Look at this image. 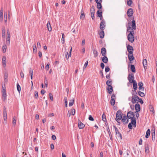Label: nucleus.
<instances>
[{
    "mask_svg": "<svg viewBox=\"0 0 157 157\" xmlns=\"http://www.w3.org/2000/svg\"><path fill=\"white\" fill-rule=\"evenodd\" d=\"M135 116L134 114L132 111H130L128 112V118L131 120V123L135 127L136 126V122L135 117H134Z\"/></svg>",
    "mask_w": 157,
    "mask_h": 157,
    "instance_id": "1",
    "label": "nucleus"
},
{
    "mask_svg": "<svg viewBox=\"0 0 157 157\" xmlns=\"http://www.w3.org/2000/svg\"><path fill=\"white\" fill-rule=\"evenodd\" d=\"M131 26L132 27H131V29H129V31L127 32H129V33H131L132 34H134L135 33L134 30H136V21L135 20H133L132 21Z\"/></svg>",
    "mask_w": 157,
    "mask_h": 157,
    "instance_id": "2",
    "label": "nucleus"
},
{
    "mask_svg": "<svg viewBox=\"0 0 157 157\" xmlns=\"http://www.w3.org/2000/svg\"><path fill=\"white\" fill-rule=\"evenodd\" d=\"M123 113L121 110L117 111L116 113V118L115 120L117 121H120L122 117Z\"/></svg>",
    "mask_w": 157,
    "mask_h": 157,
    "instance_id": "3",
    "label": "nucleus"
},
{
    "mask_svg": "<svg viewBox=\"0 0 157 157\" xmlns=\"http://www.w3.org/2000/svg\"><path fill=\"white\" fill-rule=\"evenodd\" d=\"M134 34H132V33H129L128 35V41L131 43L133 42L134 40Z\"/></svg>",
    "mask_w": 157,
    "mask_h": 157,
    "instance_id": "4",
    "label": "nucleus"
},
{
    "mask_svg": "<svg viewBox=\"0 0 157 157\" xmlns=\"http://www.w3.org/2000/svg\"><path fill=\"white\" fill-rule=\"evenodd\" d=\"M128 80H129V82L131 83H132V82L133 81H135L136 80H134V75L133 73H131V74H129L128 76Z\"/></svg>",
    "mask_w": 157,
    "mask_h": 157,
    "instance_id": "5",
    "label": "nucleus"
},
{
    "mask_svg": "<svg viewBox=\"0 0 157 157\" xmlns=\"http://www.w3.org/2000/svg\"><path fill=\"white\" fill-rule=\"evenodd\" d=\"M113 127L115 129L116 133L117 135L118 138H120V140H121L122 139V136L121 134L119 132L117 128L115 126L113 125Z\"/></svg>",
    "mask_w": 157,
    "mask_h": 157,
    "instance_id": "6",
    "label": "nucleus"
},
{
    "mask_svg": "<svg viewBox=\"0 0 157 157\" xmlns=\"http://www.w3.org/2000/svg\"><path fill=\"white\" fill-rule=\"evenodd\" d=\"M127 50L129 53L128 54H133L134 49L132 46L128 44L127 46Z\"/></svg>",
    "mask_w": 157,
    "mask_h": 157,
    "instance_id": "7",
    "label": "nucleus"
},
{
    "mask_svg": "<svg viewBox=\"0 0 157 157\" xmlns=\"http://www.w3.org/2000/svg\"><path fill=\"white\" fill-rule=\"evenodd\" d=\"M116 96L114 94H113L111 97L110 103L112 105H114L115 103Z\"/></svg>",
    "mask_w": 157,
    "mask_h": 157,
    "instance_id": "8",
    "label": "nucleus"
},
{
    "mask_svg": "<svg viewBox=\"0 0 157 157\" xmlns=\"http://www.w3.org/2000/svg\"><path fill=\"white\" fill-rule=\"evenodd\" d=\"M106 26L105 22V20H102L100 24V29H104Z\"/></svg>",
    "mask_w": 157,
    "mask_h": 157,
    "instance_id": "9",
    "label": "nucleus"
},
{
    "mask_svg": "<svg viewBox=\"0 0 157 157\" xmlns=\"http://www.w3.org/2000/svg\"><path fill=\"white\" fill-rule=\"evenodd\" d=\"M139 97L137 95H135L132 96L131 102L132 104H134L136 103L138 101Z\"/></svg>",
    "mask_w": 157,
    "mask_h": 157,
    "instance_id": "10",
    "label": "nucleus"
},
{
    "mask_svg": "<svg viewBox=\"0 0 157 157\" xmlns=\"http://www.w3.org/2000/svg\"><path fill=\"white\" fill-rule=\"evenodd\" d=\"M133 14V10L132 8L129 9L127 11V14L128 17L132 16Z\"/></svg>",
    "mask_w": 157,
    "mask_h": 157,
    "instance_id": "11",
    "label": "nucleus"
},
{
    "mask_svg": "<svg viewBox=\"0 0 157 157\" xmlns=\"http://www.w3.org/2000/svg\"><path fill=\"white\" fill-rule=\"evenodd\" d=\"M135 108L136 111L135 112V113H138L140 110V105L139 103H136L135 106Z\"/></svg>",
    "mask_w": 157,
    "mask_h": 157,
    "instance_id": "12",
    "label": "nucleus"
},
{
    "mask_svg": "<svg viewBox=\"0 0 157 157\" xmlns=\"http://www.w3.org/2000/svg\"><path fill=\"white\" fill-rule=\"evenodd\" d=\"M128 57L130 61L129 64L132 63V61L135 59V58L133 55V54H128Z\"/></svg>",
    "mask_w": 157,
    "mask_h": 157,
    "instance_id": "13",
    "label": "nucleus"
},
{
    "mask_svg": "<svg viewBox=\"0 0 157 157\" xmlns=\"http://www.w3.org/2000/svg\"><path fill=\"white\" fill-rule=\"evenodd\" d=\"M78 127L79 129H83L85 127V125L79 120L78 122Z\"/></svg>",
    "mask_w": 157,
    "mask_h": 157,
    "instance_id": "14",
    "label": "nucleus"
},
{
    "mask_svg": "<svg viewBox=\"0 0 157 157\" xmlns=\"http://www.w3.org/2000/svg\"><path fill=\"white\" fill-rule=\"evenodd\" d=\"M143 84L142 82H140L138 83L139 89V90H141L143 91L144 90V88L143 87Z\"/></svg>",
    "mask_w": 157,
    "mask_h": 157,
    "instance_id": "15",
    "label": "nucleus"
},
{
    "mask_svg": "<svg viewBox=\"0 0 157 157\" xmlns=\"http://www.w3.org/2000/svg\"><path fill=\"white\" fill-rule=\"evenodd\" d=\"M151 135L152 136V140L154 141L155 140V128H153L151 130Z\"/></svg>",
    "mask_w": 157,
    "mask_h": 157,
    "instance_id": "16",
    "label": "nucleus"
},
{
    "mask_svg": "<svg viewBox=\"0 0 157 157\" xmlns=\"http://www.w3.org/2000/svg\"><path fill=\"white\" fill-rule=\"evenodd\" d=\"M101 52L103 56H106V50L105 48L103 47L101 48Z\"/></svg>",
    "mask_w": 157,
    "mask_h": 157,
    "instance_id": "17",
    "label": "nucleus"
},
{
    "mask_svg": "<svg viewBox=\"0 0 157 157\" xmlns=\"http://www.w3.org/2000/svg\"><path fill=\"white\" fill-rule=\"evenodd\" d=\"M72 49V48H71V49L70 51L69 52V55L68 52H66L65 58L67 60L69 59V57H70L71 56Z\"/></svg>",
    "mask_w": 157,
    "mask_h": 157,
    "instance_id": "18",
    "label": "nucleus"
},
{
    "mask_svg": "<svg viewBox=\"0 0 157 157\" xmlns=\"http://www.w3.org/2000/svg\"><path fill=\"white\" fill-rule=\"evenodd\" d=\"M107 90H108V93L110 94L113 91V89L112 86L109 85V86H108L107 88Z\"/></svg>",
    "mask_w": 157,
    "mask_h": 157,
    "instance_id": "19",
    "label": "nucleus"
},
{
    "mask_svg": "<svg viewBox=\"0 0 157 157\" xmlns=\"http://www.w3.org/2000/svg\"><path fill=\"white\" fill-rule=\"evenodd\" d=\"M104 29H101L99 33V35L100 36V37L101 38H103L104 37L105 33L103 31Z\"/></svg>",
    "mask_w": 157,
    "mask_h": 157,
    "instance_id": "20",
    "label": "nucleus"
},
{
    "mask_svg": "<svg viewBox=\"0 0 157 157\" xmlns=\"http://www.w3.org/2000/svg\"><path fill=\"white\" fill-rule=\"evenodd\" d=\"M143 64L145 70L147 69V62L146 59H145L143 60Z\"/></svg>",
    "mask_w": 157,
    "mask_h": 157,
    "instance_id": "21",
    "label": "nucleus"
},
{
    "mask_svg": "<svg viewBox=\"0 0 157 157\" xmlns=\"http://www.w3.org/2000/svg\"><path fill=\"white\" fill-rule=\"evenodd\" d=\"M85 17V14L84 11L82 9L81 11V15L80 16V18L81 19H84Z\"/></svg>",
    "mask_w": 157,
    "mask_h": 157,
    "instance_id": "22",
    "label": "nucleus"
},
{
    "mask_svg": "<svg viewBox=\"0 0 157 157\" xmlns=\"http://www.w3.org/2000/svg\"><path fill=\"white\" fill-rule=\"evenodd\" d=\"M102 61L104 63H106L108 61V59L106 56H104L102 57Z\"/></svg>",
    "mask_w": 157,
    "mask_h": 157,
    "instance_id": "23",
    "label": "nucleus"
},
{
    "mask_svg": "<svg viewBox=\"0 0 157 157\" xmlns=\"http://www.w3.org/2000/svg\"><path fill=\"white\" fill-rule=\"evenodd\" d=\"M132 82V83H133V89L135 90H136L138 87L136 82V81H133V82Z\"/></svg>",
    "mask_w": 157,
    "mask_h": 157,
    "instance_id": "24",
    "label": "nucleus"
},
{
    "mask_svg": "<svg viewBox=\"0 0 157 157\" xmlns=\"http://www.w3.org/2000/svg\"><path fill=\"white\" fill-rule=\"evenodd\" d=\"M47 28L49 31L50 32L52 31V28L49 21H48L47 24Z\"/></svg>",
    "mask_w": 157,
    "mask_h": 157,
    "instance_id": "25",
    "label": "nucleus"
},
{
    "mask_svg": "<svg viewBox=\"0 0 157 157\" xmlns=\"http://www.w3.org/2000/svg\"><path fill=\"white\" fill-rule=\"evenodd\" d=\"M2 99L3 101H5L6 99V92H2Z\"/></svg>",
    "mask_w": 157,
    "mask_h": 157,
    "instance_id": "26",
    "label": "nucleus"
},
{
    "mask_svg": "<svg viewBox=\"0 0 157 157\" xmlns=\"http://www.w3.org/2000/svg\"><path fill=\"white\" fill-rule=\"evenodd\" d=\"M2 36L3 38H5L6 30L5 27L3 28L2 30Z\"/></svg>",
    "mask_w": 157,
    "mask_h": 157,
    "instance_id": "27",
    "label": "nucleus"
},
{
    "mask_svg": "<svg viewBox=\"0 0 157 157\" xmlns=\"http://www.w3.org/2000/svg\"><path fill=\"white\" fill-rule=\"evenodd\" d=\"M102 12L101 10H99L97 11V17H99L102 15Z\"/></svg>",
    "mask_w": 157,
    "mask_h": 157,
    "instance_id": "28",
    "label": "nucleus"
},
{
    "mask_svg": "<svg viewBox=\"0 0 157 157\" xmlns=\"http://www.w3.org/2000/svg\"><path fill=\"white\" fill-rule=\"evenodd\" d=\"M151 133V131L150 129H148L147 130L146 132V134L145 135V138H147L149 136Z\"/></svg>",
    "mask_w": 157,
    "mask_h": 157,
    "instance_id": "29",
    "label": "nucleus"
},
{
    "mask_svg": "<svg viewBox=\"0 0 157 157\" xmlns=\"http://www.w3.org/2000/svg\"><path fill=\"white\" fill-rule=\"evenodd\" d=\"M130 69L132 72L135 73L136 72V69L134 65H131Z\"/></svg>",
    "mask_w": 157,
    "mask_h": 157,
    "instance_id": "30",
    "label": "nucleus"
},
{
    "mask_svg": "<svg viewBox=\"0 0 157 157\" xmlns=\"http://www.w3.org/2000/svg\"><path fill=\"white\" fill-rule=\"evenodd\" d=\"M112 80L111 79H109L106 82V84L108 86H109V85L112 86Z\"/></svg>",
    "mask_w": 157,
    "mask_h": 157,
    "instance_id": "31",
    "label": "nucleus"
},
{
    "mask_svg": "<svg viewBox=\"0 0 157 157\" xmlns=\"http://www.w3.org/2000/svg\"><path fill=\"white\" fill-rule=\"evenodd\" d=\"M101 3V2H97V8H98V9L99 10L101 9L102 8Z\"/></svg>",
    "mask_w": 157,
    "mask_h": 157,
    "instance_id": "32",
    "label": "nucleus"
},
{
    "mask_svg": "<svg viewBox=\"0 0 157 157\" xmlns=\"http://www.w3.org/2000/svg\"><path fill=\"white\" fill-rule=\"evenodd\" d=\"M2 63L3 64H6V57L5 56H3L2 58Z\"/></svg>",
    "mask_w": 157,
    "mask_h": 157,
    "instance_id": "33",
    "label": "nucleus"
},
{
    "mask_svg": "<svg viewBox=\"0 0 157 157\" xmlns=\"http://www.w3.org/2000/svg\"><path fill=\"white\" fill-rule=\"evenodd\" d=\"M131 24H132V22H129L127 24V25H126V26L127 27V32H128V31H129V29H131Z\"/></svg>",
    "mask_w": 157,
    "mask_h": 157,
    "instance_id": "34",
    "label": "nucleus"
},
{
    "mask_svg": "<svg viewBox=\"0 0 157 157\" xmlns=\"http://www.w3.org/2000/svg\"><path fill=\"white\" fill-rule=\"evenodd\" d=\"M145 151L146 154H148L149 151V147L148 145L147 144L145 146Z\"/></svg>",
    "mask_w": 157,
    "mask_h": 157,
    "instance_id": "35",
    "label": "nucleus"
},
{
    "mask_svg": "<svg viewBox=\"0 0 157 157\" xmlns=\"http://www.w3.org/2000/svg\"><path fill=\"white\" fill-rule=\"evenodd\" d=\"M107 131H108V134H109V135L110 138L111 140L112 141L113 140V138H112V135L111 134V132H110V129H109V128H108V129H107Z\"/></svg>",
    "mask_w": 157,
    "mask_h": 157,
    "instance_id": "36",
    "label": "nucleus"
},
{
    "mask_svg": "<svg viewBox=\"0 0 157 157\" xmlns=\"http://www.w3.org/2000/svg\"><path fill=\"white\" fill-rule=\"evenodd\" d=\"M138 95L141 97H144L145 96V94L144 93H143L140 91H137Z\"/></svg>",
    "mask_w": 157,
    "mask_h": 157,
    "instance_id": "37",
    "label": "nucleus"
},
{
    "mask_svg": "<svg viewBox=\"0 0 157 157\" xmlns=\"http://www.w3.org/2000/svg\"><path fill=\"white\" fill-rule=\"evenodd\" d=\"M150 111L152 113L154 114L155 113V111L152 105H150L149 106Z\"/></svg>",
    "mask_w": 157,
    "mask_h": 157,
    "instance_id": "38",
    "label": "nucleus"
},
{
    "mask_svg": "<svg viewBox=\"0 0 157 157\" xmlns=\"http://www.w3.org/2000/svg\"><path fill=\"white\" fill-rule=\"evenodd\" d=\"M102 120L104 122L106 121V115L104 113H103L102 116Z\"/></svg>",
    "mask_w": 157,
    "mask_h": 157,
    "instance_id": "39",
    "label": "nucleus"
},
{
    "mask_svg": "<svg viewBox=\"0 0 157 157\" xmlns=\"http://www.w3.org/2000/svg\"><path fill=\"white\" fill-rule=\"evenodd\" d=\"M33 52L34 53H36L37 52V48L35 44L33 45Z\"/></svg>",
    "mask_w": 157,
    "mask_h": 157,
    "instance_id": "40",
    "label": "nucleus"
},
{
    "mask_svg": "<svg viewBox=\"0 0 157 157\" xmlns=\"http://www.w3.org/2000/svg\"><path fill=\"white\" fill-rule=\"evenodd\" d=\"M127 117H128L127 115V116L125 115L123 117V118H122V119L121 120V121L123 123V124L124 123V122H125L126 119H127Z\"/></svg>",
    "mask_w": 157,
    "mask_h": 157,
    "instance_id": "41",
    "label": "nucleus"
},
{
    "mask_svg": "<svg viewBox=\"0 0 157 157\" xmlns=\"http://www.w3.org/2000/svg\"><path fill=\"white\" fill-rule=\"evenodd\" d=\"M74 103V100L73 98L71 100L69 103V106H71L73 105Z\"/></svg>",
    "mask_w": 157,
    "mask_h": 157,
    "instance_id": "42",
    "label": "nucleus"
},
{
    "mask_svg": "<svg viewBox=\"0 0 157 157\" xmlns=\"http://www.w3.org/2000/svg\"><path fill=\"white\" fill-rule=\"evenodd\" d=\"M16 121V117L14 116L13 117V120L12 121V123L13 125L15 126V125Z\"/></svg>",
    "mask_w": 157,
    "mask_h": 157,
    "instance_id": "43",
    "label": "nucleus"
},
{
    "mask_svg": "<svg viewBox=\"0 0 157 157\" xmlns=\"http://www.w3.org/2000/svg\"><path fill=\"white\" fill-rule=\"evenodd\" d=\"M4 20L5 23L7 21V14L6 12H4Z\"/></svg>",
    "mask_w": 157,
    "mask_h": 157,
    "instance_id": "44",
    "label": "nucleus"
},
{
    "mask_svg": "<svg viewBox=\"0 0 157 157\" xmlns=\"http://www.w3.org/2000/svg\"><path fill=\"white\" fill-rule=\"evenodd\" d=\"M93 53L94 55V57H96L98 56V52L96 50L94 49L93 50Z\"/></svg>",
    "mask_w": 157,
    "mask_h": 157,
    "instance_id": "45",
    "label": "nucleus"
},
{
    "mask_svg": "<svg viewBox=\"0 0 157 157\" xmlns=\"http://www.w3.org/2000/svg\"><path fill=\"white\" fill-rule=\"evenodd\" d=\"M17 91L19 93L21 90V86L18 83L17 84Z\"/></svg>",
    "mask_w": 157,
    "mask_h": 157,
    "instance_id": "46",
    "label": "nucleus"
},
{
    "mask_svg": "<svg viewBox=\"0 0 157 157\" xmlns=\"http://www.w3.org/2000/svg\"><path fill=\"white\" fill-rule=\"evenodd\" d=\"M132 3V0H127V4L129 6H130Z\"/></svg>",
    "mask_w": 157,
    "mask_h": 157,
    "instance_id": "47",
    "label": "nucleus"
},
{
    "mask_svg": "<svg viewBox=\"0 0 157 157\" xmlns=\"http://www.w3.org/2000/svg\"><path fill=\"white\" fill-rule=\"evenodd\" d=\"M95 7L94 6H92L91 8H90V13L92 12L93 13H95Z\"/></svg>",
    "mask_w": 157,
    "mask_h": 157,
    "instance_id": "48",
    "label": "nucleus"
},
{
    "mask_svg": "<svg viewBox=\"0 0 157 157\" xmlns=\"http://www.w3.org/2000/svg\"><path fill=\"white\" fill-rule=\"evenodd\" d=\"M62 39H61L62 42L63 44H64V42H65L64 37V34L63 33H62Z\"/></svg>",
    "mask_w": 157,
    "mask_h": 157,
    "instance_id": "49",
    "label": "nucleus"
},
{
    "mask_svg": "<svg viewBox=\"0 0 157 157\" xmlns=\"http://www.w3.org/2000/svg\"><path fill=\"white\" fill-rule=\"evenodd\" d=\"M7 48V46L6 45H3L2 47V51L3 53L6 52Z\"/></svg>",
    "mask_w": 157,
    "mask_h": 157,
    "instance_id": "50",
    "label": "nucleus"
},
{
    "mask_svg": "<svg viewBox=\"0 0 157 157\" xmlns=\"http://www.w3.org/2000/svg\"><path fill=\"white\" fill-rule=\"evenodd\" d=\"M49 97L50 100L52 101H53V96H52V94L51 93H49Z\"/></svg>",
    "mask_w": 157,
    "mask_h": 157,
    "instance_id": "51",
    "label": "nucleus"
},
{
    "mask_svg": "<svg viewBox=\"0 0 157 157\" xmlns=\"http://www.w3.org/2000/svg\"><path fill=\"white\" fill-rule=\"evenodd\" d=\"M38 96V93L37 91H35V92L34 97L36 99H37Z\"/></svg>",
    "mask_w": 157,
    "mask_h": 157,
    "instance_id": "52",
    "label": "nucleus"
},
{
    "mask_svg": "<svg viewBox=\"0 0 157 157\" xmlns=\"http://www.w3.org/2000/svg\"><path fill=\"white\" fill-rule=\"evenodd\" d=\"M110 70V69L108 66H106L105 67V71L106 73L108 72Z\"/></svg>",
    "mask_w": 157,
    "mask_h": 157,
    "instance_id": "53",
    "label": "nucleus"
},
{
    "mask_svg": "<svg viewBox=\"0 0 157 157\" xmlns=\"http://www.w3.org/2000/svg\"><path fill=\"white\" fill-rule=\"evenodd\" d=\"M44 84L45 85L46 87H47L48 86V80L46 77H45L44 78Z\"/></svg>",
    "mask_w": 157,
    "mask_h": 157,
    "instance_id": "54",
    "label": "nucleus"
},
{
    "mask_svg": "<svg viewBox=\"0 0 157 157\" xmlns=\"http://www.w3.org/2000/svg\"><path fill=\"white\" fill-rule=\"evenodd\" d=\"M8 75L7 73H6L4 75V80L5 82L7 81Z\"/></svg>",
    "mask_w": 157,
    "mask_h": 157,
    "instance_id": "55",
    "label": "nucleus"
},
{
    "mask_svg": "<svg viewBox=\"0 0 157 157\" xmlns=\"http://www.w3.org/2000/svg\"><path fill=\"white\" fill-rule=\"evenodd\" d=\"M88 119L89 120L92 121H94V119L93 118V117H92V116L91 115H89V118Z\"/></svg>",
    "mask_w": 157,
    "mask_h": 157,
    "instance_id": "56",
    "label": "nucleus"
},
{
    "mask_svg": "<svg viewBox=\"0 0 157 157\" xmlns=\"http://www.w3.org/2000/svg\"><path fill=\"white\" fill-rule=\"evenodd\" d=\"M132 96H134L135 95H136L137 94V93L136 91V90H132Z\"/></svg>",
    "mask_w": 157,
    "mask_h": 157,
    "instance_id": "57",
    "label": "nucleus"
},
{
    "mask_svg": "<svg viewBox=\"0 0 157 157\" xmlns=\"http://www.w3.org/2000/svg\"><path fill=\"white\" fill-rule=\"evenodd\" d=\"M95 13H93L92 12L90 13V15L91 17V18L93 20H94L95 18V17L94 16V14Z\"/></svg>",
    "mask_w": 157,
    "mask_h": 157,
    "instance_id": "58",
    "label": "nucleus"
},
{
    "mask_svg": "<svg viewBox=\"0 0 157 157\" xmlns=\"http://www.w3.org/2000/svg\"><path fill=\"white\" fill-rule=\"evenodd\" d=\"M71 114L72 115H74L75 114V110L74 109H71Z\"/></svg>",
    "mask_w": 157,
    "mask_h": 157,
    "instance_id": "59",
    "label": "nucleus"
},
{
    "mask_svg": "<svg viewBox=\"0 0 157 157\" xmlns=\"http://www.w3.org/2000/svg\"><path fill=\"white\" fill-rule=\"evenodd\" d=\"M88 61H86L85 62V63L84 64V66H83V68L84 69H85V68H86V67L88 65Z\"/></svg>",
    "mask_w": 157,
    "mask_h": 157,
    "instance_id": "60",
    "label": "nucleus"
},
{
    "mask_svg": "<svg viewBox=\"0 0 157 157\" xmlns=\"http://www.w3.org/2000/svg\"><path fill=\"white\" fill-rule=\"evenodd\" d=\"M10 38H6V43L8 45L10 44Z\"/></svg>",
    "mask_w": 157,
    "mask_h": 157,
    "instance_id": "61",
    "label": "nucleus"
},
{
    "mask_svg": "<svg viewBox=\"0 0 157 157\" xmlns=\"http://www.w3.org/2000/svg\"><path fill=\"white\" fill-rule=\"evenodd\" d=\"M99 73L101 75V77L102 78H103L104 77L103 73L102 72V70H100L99 71Z\"/></svg>",
    "mask_w": 157,
    "mask_h": 157,
    "instance_id": "62",
    "label": "nucleus"
},
{
    "mask_svg": "<svg viewBox=\"0 0 157 157\" xmlns=\"http://www.w3.org/2000/svg\"><path fill=\"white\" fill-rule=\"evenodd\" d=\"M131 103H129V104L130 105V108L132 110H134V105H132L130 104Z\"/></svg>",
    "mask_w": 157,
    "mask_h": 157,
    "instance_id": "63",
    "label": "nucleus"
},
{
    "mask_svg": "<svg viewBox=\"0 0 157 157\" xmlns=\"http://www.w3.org/2000/svg\"><path fill=\"white\" fill-rule=\"evenodd\" d=\"M128 128L130 129H132V125L131 123H129L128 125Z\"/></svg>",
    "mask_w": 157,
    "mask_h": 157,
    "instance_id": "64",
    "label": "nucleus"
}]
</instances>
